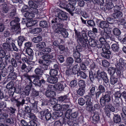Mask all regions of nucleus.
I'll list each match as a JSON object with an SVG mask.
<instances>
[{
    "label": "nucleus",
    "instance_id": "f257e3e1",
    "mask_svg": "<svg viewBox=\"0 0 126 126\" xmlns=\"http://www.w3.org/2000/svg\"><path fill=\"white\" fill-rule=\"evenodd\" d=\"M82 37L79 36L78 40L80 46L84 47H87L88 46L87 42L88 40L86 32L85 31H82Z\"/></svg>",
    "mask_w": 126,
    "mask_h": 126
},
{
    "label": "nucleus",
    "instance_id": "f03ea898",
    "mask_svg": "<svg viewBox=\"0 0 126 126\" xmlns=\"http://www.w3.org/2000/svg\"><path fill=\"white\" fill-rule=\"evenodd\" d=\"M111 93L110 91H106L100 98V102L101 106L103 107L105 105L106 103L110 102L111 100L110 95Z\"/></svg>",
    "mask_w": 126,
    "mask_h": 126
},
{
    "label": "nucleus",
    "instance_id": "7ed1b4c3",
    "mask_svg": "<svg viewBox=\"0 0 126 126\" xmlns=\"http://www.w3.org/2000/svg\"><path fill=\"white\" fill-rule=\"evenodd\" d=\"M20 19L18 17H15V19L12 21L10 23L11 26H14V29L15 33L16 34H19L21 32L19 23Z\"/></svg>",
    "mask_w": 126,
    "mask_h": 126
},
{
    "label": "nucleus",
    "instance_id": "20e7f679",
    "mask_svg": "<svg viewBox=\"0 0 126 126\" xmlns=\"http://www.w3.org/2000/svg\"><path fill=\"white\" fill-rule=\"evenodd\" d=\"M110 46L107 45L104 48H100V49L102 50L101 55L102 57L107 59L110 58L111 54V52L110 50Z\"/></svg>",
    "mask_w": 126,
    "mask_h": 126
},
{
    "label": "nucleus",
    "instance_id": "39448f33",
    "mask_svg": "<svg viewBox=\"0 0 126 126\" xmlns=\"http://www.w3.org/2000/svg\"><path fill=\"white\" fill-rule=\"evenodd\" d=\"M95 78L102 79L104 82L106 83L109 82L107 74L104 71H102L101 70H99L97 71Z\"/></svg>",
    "mask_w": 126,
    "mask_h": 126
},
{
    "label": "nucleus",
    "instance_id": "423d86ee",
    "mask_svg": "<svg viewBox=\"0 0 126 126\" xmlns=\"http://www.w3.org/2000/svg\"><path fill=\"white\" fill-rule=\"evenodd\" d=\"M105 108L104 109V110L106 115L108 117H110V111L115 112V108L112 104H109L105 106Z\"/></svg>",
    "mask_w": 126,
    "mask_h": 126
},
{
    "label": "nucleus",
    "instance_id": "0eeeda50",
    "mask_svg": "<svg viewBox=\"0 0 126 126\" xmlns=\"http://www.w3.org/2000/svg\"><path fill=\"white\" fill-rule=\"evenodd\" d=\"M47 88L46 91L45 92V95L46 96L50 98H53L56 96L55 92L51 90L50 89L51 85L49 84H46L45 85Z\"/></svg>",
    "mask_w": 126,
    "mask_h": 126
},
{
    "label": "nucleus",
    "instance_id": "6e6552de",
    "mask_svg": "<svg viewBox=\"0 0 126 126\" xmlns=\"http://www.w3.org/2000/svg\"><path fill=\"white\" fill-rule=\"evenodd\" d=\"M78 113L77 111H75L73 109H69L66 111L65 115V117H69L70 116L72 118H76L78 116Z\"/></svg>",
    "mask_w": 126,
    "mask_h": 126
},
{
    "label": "nucleus",
    "instance_id": "1a4fd4ad",
    "mask_svg": "<svg viewBox=\"0 0 126 126\" xmlns=\"http://www.w3.org/2000/svg\"><path fill=\"white\" fill-rule=\"evenodd\" d=\"M10 10V8L7 4H2L0 11L1 15L4 17L5 15L9 12Z\"/></svg>",
    "mask_w": 126,
    "mask_h": 126
},
{
    "label": "nucleus",
    "instance_id": "9d476101",
    "mask_svg": "<svg viewBox=\"0 0 126 126\" xmlns=\"http://www.w3.org/2000/svg\"><path fill=\"white\" fill-rule=\"evenodd\" d=\"M57 17L63 20H66L68 18L67 14L63 11H60L57 14Z\"/></svg>",
    "mask_w": 126,
    "mask_h": 126
},
{
    "label": "nucleus",
    "instance_id": "9b49d317",
    "mask_svg": "<svg viewBox=\"0 0 126 126\" xmlns=\"http://www.w3.org/2000/svg\"><path fill=\"white\" fill-rule=\"evenodd\" d=\"M100 34L101 37L99 39L100 43L99 44H97V47L98 48H101L103 44H104L105 42L106 39H108V37L107 36H105L104 34L101 33H100Z\"/></svg>",
    "mask_w": 126,
    "mask_h": 126
},
{
    "label": "nucleus",
    "instance_id": "f8f14e48",
    "mask_svg": "<svg viewBox=\"0 0 126 126\" xmlns=\"http://www.w3.org/2000/svg\"><path fill=\"white\" fill-rule=\"evenodd\" d=\"M55 32L57 33L61 34L65 38L67 37L68 35V33L67 30L64 28L57 29L55 31Z\"/></svg>",
    "mask_w": 126,
    "mask_h": 126
},
{
    "label": "nucleus",
    "instance_id": "ddd939ff",
    "mask_svg": "<svg viewBox=\"0 0 126 126\" xmlns=\"http://www.w3.org/2000/svg\"><path fill=\"white\" fill-rule=\"evenodd\" d=\"M76 5L71 4V3H68L66 4V10L69 12L72 16H73V13L72 12L75 9V6Z\"/></svg>",
    "mask_w": 126,
    "mask_h": 126
},
{
    "label": "nucleus",
    "instance_id": "4468645a",
    "mask_svg": "<svg viewBox=\"0 0 126 126\" xmlns=\"http://www.w3.org/2000/svg\"><path fill=\"white\" fill-rule=\"evenodd\" d=\"M126 64V60L122 58H120L119 60V62L115 64L117 69L120 70H123V66L122 65L124 66Z\"/></svg>",
    "mask_w": 126,
    "mask_h": 126
},
{
    "label": "nucleus",
    "instance_id": "2eb2a0df",
    "mask_svg": "<svg viewBox=\"0 0 126 126\" xmlns=\"http://www.w3.org/2000/svg\"><path fill=\"white\" fill-rule=\"evenodd\" d=\"M66 86V83L65 82H62L60 83L57 84L54 87L56 90L61 91L63 90Z\"/></svg>",
    "mask_w": 126,
    "mask_h": 126
},
{
    "label": "nucleus",
    "instance_id": "dca6fc26",
    "mask_svg": "<svg viewBox=\"0 0 126 126\" xmlns=\"http://www.w3.org/2000/svg\"><path fill=\"white\" fill-rule=\"evenodd\" d=\"M39 63L41 64V65L39 66L43 70H46L48 69V66L49 65V63L45 61H39Z\"/></svg>",
    "mask_w": 126,
    "mask_h": 126
},
{
    "label": "nucleus",
    "instance_id": "f3484780",
    "mask_svg": "<svg viewBox=\"0 0 126 126\" xmlns=\"http://www.w3.org/2000/svg\"><path fill=\"white\" fill-rule=\"evenodd\" d=\"M29 82V84L27 85L25 87L24 91H23L25 94L27 95H28L30 93L31 88L32 86V83Z\"/></svg>",
    "mask_w": 126,
    "mask_h": 126
},
{
    "label": "nucleus",
    "instance_id": "a211bd4d",
    "mask_svg": "<svg viewBox=\"0 0 126 126\" xmlns=\"http://www.w3.org/2000/svg\"><path fill=\"white\" fill-rule=\"evenodd\" d=\"M59 21L57 18H55L54 19H53L51 21L52 24L54 23V25H56L57 27L60 28L59 29H62L63 27V25L60 23H59Z\"/></svg>",
    "mask_w": 126,
    "mask_h": 126
},
{
    "label": "nucleus",
    "instance_id": "6ab92c4d",
    "mask_svg": "<svg viewBox=\"0 0 126 126\" xmlns=\"http://www.w3.org/2000/svg\"><path fill=\"white\" fill-rule=\"evenodd\" d=\"M32 78H34V79L32 81L33 83L36 86H38L40 87V77H37L36 76L33 75Z\"/></svg>",
    "mask_w": 126,
    "mask_h": 126
},
{
    "label": "nucleus",
    "instance_id": "aec40b11",
    "mask_svg": "<svg viewBox=\"0 0 126 126\" xmlns=\"http://www.w3.org/2000/svg\"><path fill=\"white\" fill-rule=\"evenodd\" d=\"M58 100L59 101L66 103L69 102V98L68 97V95H67L61 96L59 97Z\"/></svg>",
    "mask_w": 126,
    "mask_h": 126
},
{
    "label": "nucleus",
    "instance_id": "412c9836",
    "mask_svg": "<svg viewBox=\"0 0 126 126\" xmlns=\"http://www.w3.org/2000/svg\"><path fill=\"white\" fill-rule=\"evenodd\" d=\"M34 72L35 75H34L37 77H41L43 74L44 71L40 67H38L36 68L34 70Z\"/></svg>",
    "mask_w": 126,
    "mask_h": 126
},
{
    "label": "nucleus",
    "instance_id": "4be33fe9",
    "mask_svg": "<svg viewBox=\"0 0 126 126\" xmlns=\"http://www.w3.org/2000/svg\"><path fill=\"white\" fill-rule=\"evenodd\" d=\"M88 43L89 45L93 47H95L96 46H97V44H98L96 40L91 38L88 40Z\"/></svg>",
    "mask_w": 126,
    "mask_h": 126
},
{
    "label": "nucleus",
    "instance_id": "5701e85b",
    "mask_svg": "<svg viewBox=\"0 0 126 126\" xmlns=\"http://www.w3.org/2000/svg\"><path fill=\"white\" fill-rule=\"evenodd\" d=\"M93 103L92 101H91L90 98H88L86 102V105L87 107H86V110L90 112L93 106Z\"/></svg>",
    "mask_w": 126,
    "mask_h": 126
},
{
    "label": "nucleus",
    "instance_id": "b1692460",
    "mask_svg": "<svg viewBox=\"0 0 126 126\" xmlns=\"http://www.w3.org/2000/svg\"><path fill=\"white\" fill-rule=\"evenodd\" d=\"M47 81L51 84H54L57 83L58 81L57 77L55 76H50L48 77Z\"/></svg>",
    "mask_w": 126,
    "mask_h": 126
},
{
    "label": "nucleus",
    "instance_id": "393cba45",
    "mask_svg": "<svg viewBox=\"0 0 126 126\" xmlns=\"http://www.w3.org/2000/svg\"><path fill=\"white\" fill-rule=\"evenodd\" d=\"M92 122L94 124L97 123L99 120L100 117L99 114L97 113H95L92 117Z\"/></svg>",
    "mask_w": 126,
    "mask_h": 126
},
{
    "label": "nucleus",
    "instance_id": "a878e982",
    "mask_svg": "<svg viewBox=\"0 0 126 126\" xmlns=\"http://www.w3.org/2000/svg\"><path fill=\"white\" fill-rule=\"evenodd\" d=\"M122 112H123L121 113L122 119L125 122H126V104L123 105Z\"/></svg>",
    "mask_w": 126,
    "mask_h": 126
},
{
    "label": "nucleus",
    "instance_id": "bb28decb",
    "mask_svg": "<svg viewBox=\"0 0 126 126\" xmlns=\"http://www.w3.org/2000/svg\"><path fill=\"white\" fill-rule=\"evenodd\" d=\"M79 66L78 64L75 65L72 68V71L73 74L74 75L77 74L78 76H79L78 74L79 72Z\"/></svg>",
    "mask_w": 126,
    "mask_h": 126
},
{
    "label": "nucleus",
    "instance_id": "cd10ccee",
    "mask_svg": "<svg viewBox=\"0 0 126 126\" xmlns=\"http://www.w3.org/2000/svg\"><path fill=\"white\" fill-rule=\"evenodd\" d=\"M24 16L27 19H31L34 17V14L31 10L26 12L24 14Z\"/></svg>",
    "mask_w": 126,
    "mask_h": 126
},
{
    "label": "nucleus",
    "instance_id": "c85d7f7f",
    "mask_svg": "<svg viewBox=\"0 0 126 126\" xmlns=\"http://www.w3.org/2000/svg\"><path fill=\"white\" fill-rule=\"evenodd\" d=\"M99 26L102 29H105L109 27V25L106 21H102L99 23Z\"/></svg>",
    "mask_w": 126,
    "mask_h": 126
},
{
    "label": "nucleus",
    "instance_id": "c756f323",
    "mask_svg": "<svg viewBox=\"0 0 126 126\" xmlns=\"http://www.w3.org/2000/svg\"><path fill=\"white\" fill-rule=\"evenodd\" d=\"M114 91L115 92L114 96L116 98H120L121 95L120 89L118 88H115L114 89Z\"/></svg>",
    "mask_w": 126,
    "mask_h": 126
},
{
    "label": "nucleus",
    "instance_id": "7c9ffc66",
    "mask_svg": "<svg viewBox=\"0 0 126 126\" xmlns=\"http://www.w3.org/2000/svg\"><path fill=\"white\" fill-rule=\"evenodd\" d=\"M113 120L114 122L116 123L120 122L121 121V118L120 116L118 114H114Z\"/></svg>",
    "mask_w": 126,
    "mask_h": 126
},
{
    "label": "nucleus",
    "instance_id": "2f4dec72",
    "mask_svg": "<svg viewBox=\"0 0 126 126\" xmlns=\"http://www.w3.org/2000/svg\"><path fill=\"white\" fill-rule=\"evenodd\" d=\"M95 87L93 86L90 90V92L88 94V96L90 97H92L93 96H95Z\"/></svg>",
    "mask_w": 126,
    "mask_h": 126
},
{
    "label": "nucleus",
    "instance_id": "473e14b6",
    "mask_svg": "<svg viewBox=\"0 0 126 126\" xmlns=\"http://www.w3.org/2000/svg\"><path fill=\"white\" fill-rule=\"evenodd\" d=\"M106 29H107L106 30L104 29V31H101V33L104 34L105 36V35L106 36H107L108 37V36H109V35L110 34L111 31L110 29V28H108Z\"/></svg>",
    "mask_w": 126,
    "mask_h": 126
},
{
    "label": "nucleus",
    "instance_id": "72a5a7b5",
    "mask_svg": "<svg viewBox=\"0 0 126 126\" xmlns=\"http://www.w3.org/2000/svg\"><path fill=\"white\" fill-rule=\"evenodd\" d=\"M33 75H29L27 73H25L21 76V78L22 79L25 78L26 79L29 80L30 81V82L32 83V77H33Z\"/></svg>",
    "mask_w": 126,
    "mask_h": 126
},
{
    "label": "nucleus",
    "instance_id": "f704fd0d",
    "mask_svg": "<svg viewBox=\"0 0 126 126\" xmlns=\"http://www.w3.org/2000/svg\"><path fill=\"white\" fill-rule=\"evenodd\" d=\"M74 62V60L73 58L70 57H69L67 58L66 60V63L67 66H72V64Z\"/></svg>",
    "mask_w": 126,
    "mask_h": 126
},
{
    "label": "nucleus",
    "instance_id": "c9c22d12",
    "mask_svg": "<svg viewBox=\"0 0 126 126\" xmlns=\"http://www.w3.org/2000/svg\"><path fill=\"white\" fill-rule=\"evenodd\" d=\"M119 100H120V99L118 98H116L113 102V104L116 110H119V108L120 107V103Z\"/></svg>",
    "mask_w": 126,
    "mask_h": 126
},
{
    "label": "nucleus",
    "instance_id": "e433bc0d",
    "mask_svg": "<svg viewBox=\"0 0 126 126\" xmlns=\"http://www.w3.org/2000/svg\"><path fill=\"white\" fill-rule=\"evenodd\" d=\"M28 3L29 6L32 10V8H37V3L36 2H35L34 0L33 1L32 0L29 1Z\"/></svg>",
    "mask_w": 126,
    "mask_h": 126
},
{
    "label": "nucleus",
    "instance_id": "4c0bfd02",
    "mask_svg": "<svg viewBox=\"0 0 126 126\" xmlns=\"http://www.w3.org/2000/svg\"><path fill=\"white\" fill-rule=\"evenodd\" d=\"M46 46L45 43L44 42H42L37 44L36 45V47L39 50H40L45 47Z\"/></svg>",
    "mask_w": 126,
    "mask_h": 126
},
{
    "label": "nucleus",
    "instance_id": "58836bf2",
    "mask_svg": "<svg viewBox=\"0 0 126 126\" xmlns=\"http://www.w3.org/2000/svg\"><path fill=\"white\" fill-rule=\"evenodd\" d=\"M112 15L114 18H117L121 17L122 16V14L120 11H119L117 12H114V13Z\"/></svg>",
    "mask_w": 126,
    "mask_h": 126
},
{
    "label": "nucleus",
    "instance_id": "ea45409f",
    "mask_svg": "<svg viewBox=\"0 0 126 126\" xmlns=\"http://www.w3.org/2000/svg\"><path fill=\"white\" fill-rule=\"evenodd\" d=\"M3 49L6 51H10L11 50V48L9 44L7 43H4L3 46Z\"/></svg>",
    "mask_w": 126,
    "mask_h": 126
},
{
    "label": "nucleus",
    "instance_id": "a19ab883",
    "mask_svg": "<svg viewBox=\"0 0 126 126\" xmlns=\"http://www.w3.org/2000/svg\"><path fill=\"white\" fill-rule=\"evenodd\" d=\"M32 10V8L29 7L27 5H24L21 10V11L22 13L26 12Z\"/></svg>",
    "mask_w": 126,
    "mask_h": 126
},
{
    "label": "nucleus",
    "instance_id": "79ce46f5",
    "mask_svg": "<svg viewBox=\"0 0 126 126\" xmlns=\"http://www.w3.org/2000/svg\"><path fill=\"white\" fill-rule=\"evenodd\" d=\"M42 40V37L40 36H38L34 37L32 39L33 42L35 43H38L41 41Z\"/></svg>",
    "mask_w": 126,
    "mask_h": 126
},
{
    "label": "nucleus",
    "instance_id": "37998d69",
    "mask_svg": "<svg viewBox=\"0 0 126 126\" xmlns=\"http://www.w3.org/2000/svg\"><path fill=\"white\" fill-rule=\"evenodd\" d=\"M63 113L60 111H55L53 113V117L54 118H57L58 117H61L63 115Z\"/></svg>",
    "mask_w": 126,
    "mask_h": 126
},
{
    "label": "nucleus",
    "instance_id": "c03bdc74",
    "mask_svg": "<svg viewBox=\"0 0 126 126\" xmlns=\"http://www.w3.org/2000/svg\"><path fill=\"white\" fill-rule=\"evenodd\" d=\"M67 117L66 123L69 126L72 125L74 122H76V120L74 119H72L70 116L69 117Z\"/></svg>",
    "mask_w": 126,
    "mask_h": 126
},
{
    "label": "nucleus",
    "instance_id": "a18cd8bd",
    "mask_svg": "<svg viewBox=\"0 0 126 126\" xmlns=\"http://www.w3.org/2000/svg\"><path fill=\"white\" fill-rule=\"evenodd\" d=\"M112 32L113 34L115 36H119L121 33L120 30L117 28L113 29L112 30Z\"/></svg>",
    "mask_w": 126,
    "mask_h": 126
},
{
    "label": "nucleus",
    "instance_id": "49530a36",
    "mask_svg": "<svg viewBox=\"0 0 126 126\" xmlns=\"http://www.w3.org/2000/svg\"><path fill=\"white\" fill-rule=\"evenodd\" d=\"M118 79L113 76H111L110 79V82L111 84L114 85L118 82Z\"/></svg>",
    "mask_w": 126,
    "mask_h": 126
},
{
    "label": "nucleus",
    "instance_id": "de8ad7c7",
    "mask_svg": "<svg viewBox=\"0 0 126 126\" xmlns=\"http://www.w3.org/2000/svg\"><path fill=\"white\" fill-rule=\"evenodd\" d=\"M58 73L57 70L54 69H50V70L49 74L51 76H57Z\"/></svg>",
    "mask_w": 126,
    "mask_h": 126
},
{
    "label": "nucleus",
    "instance_id": "09e8293b",
    "mask_svg": "<svg viewBox=\"0 0 126 126\" xmlns=\"http://www.w3.org/2000/svg\"><path fill=\"white\" fill-rule=\"evenodd\" d=\"M42 58L43 60H41L40 61H45L46 62H47L48 63H49V62H51V61L49 60L50 59L49 54H46L44 55L42 57Z\"/></svg>",
    "mask_w": 126,
    "mask_h": 126
},
{
    "label": "nucleus",
    "instance_id": "8fccbe9b",
    "mask_svg": "<svg viewBox=\"0 0 126 126\" xmlns=\"http://www.w3.org/2000/svg\"><path fill=\"white\" fill-rule=\"evenodd\" d=\"M48 24L47 21L45 20L40 21L39 26L43 28H46L48 26Z\"/></svg>",
    "mask_w": 126,
    "mask_h": 126
},
{
    "label": "nucleus",
    "instance_id": "3c124183",
    "mask_svg": "<svg viewBox=\"0 0 126 126\" xmlns=\"http://www.w3.org/2000/svg\"><path fill=\"white\" fill-rule=\"evenodd\" d=\"M108 73L111 76L113 75L115 73V69L113 67H110L107 70Z\"/></svg>",
    "mask_w": 126,
    "mask_h": 126
},
{
    "label": "nucleus",
    "instance_id": "603ef678",
    "mask_svg": "<svg viewBox=\"0 0 126 126\" xmlns=\"http://www.w3.org/2000/svg\"><path fill=\"white\" fill-rule=\"evenodd\" d=\"M12 8V9H11L12 10L10 13L9 16L10 18H15V17H15L16 14V10L15 8Z\"/></svg>",
    "mask_w": 126,
    "mask_h": 126
},
{
    "label": "nucleus",
    "instance_id": "864d4df0",
    "mask_svg": "<svg viewBox=\"0 0 126 126\" xmlns=\"http://www.w3.org/2000/svg\"><path fill=\"white\" fill-rule=\"evenodd\" d=\"M114 6L112 2H109L105 6L104 10L105 11L107 10H109L112 9Z\"/></svg>",
    "mask_w": 126,
    "mask_h": 126
},
{
    "label": "nucleus",
    "instance_id": "5fc2aeb1",
    "mask_svg": "<svg viewBox=\"0 0 126 126\" xmlns=\"http://www.w3.org/2000/svg\"><path fill=\"white\" fill-rule=\"evenodd\" d=\"M87 23L88 26L91 27H94L95 26V24L94 21L93 20L90 19L87 21Z\"/></svg>",
    "mask_w": 126,
    "mask_h": 126
},
{
    "label": "nucleus",
    "instance_id": "6e6d98bb",
    "mask_svg": "<svg viewBox=\"0 0 126 126\" xmlns=\"http://www.w3.org/2000/svg\"><path fill=\"white\" fill-rule=\"evenodd\" d=\"M84 88H79L77 90V93L80 96H82L84 95L85 93V91Z\"/></svg>",
    "mask_w": 126,
    "mask_h": 126
},
{
    "label": "nucleus",
    "instance_id": "4d7b16f0",
    "mask_svg": "<svg viewBox=\"0 0 126 126\" xmlns=\"http://www.w3.org/2000/svg\"><path fill=\"white\" fill-rule=\"evenodd\" d=\"M16 105L18 107V109H19L21 106H23L24 104L21 99L20 100H16Z\"/></svg>",
    "mask_w": 126,
    "mask_h": 126
},
{
    "label": "nucleus",
    "instance_id": "13d9d810",
    "mask_svg": "<svg viewBox=\"0 0 126 126\" xmlns=\"http://www.w3.org/2000/svg\"><path fill=\"white\" fill-rule=\"evenodd\" d=\"M25 38L23 36H20L18 37L17 41L18 45L19 46H22L23 42L25 40Z\"/></svg>",
    "mask_w": 126,
    "mask_h": 126
},
{
    "label": "nucleus",
    "instance_id": "bf43d9fd",
    "mask_svg": "<svg viewBox=\"0 0 126 126\" xmlns=\"http://www.w3.org/2000/svg\"><path fill=\"white\" fill-rule=\"evenodd\" d=\"M42 31V29L40 28H37L32 29L31 31V33L34 34L39 33Z\"/></svg>",
    "mask_w": 126,
    "mask_h": 126
},
{
    "label": "nucleus",
    "instance_id": "052dcab7",
    "mask_svg": "<svg viewBox=\"0 0 126 126\" xmlns=\"http://www.w3.org/2000/svg\"><path fill=\"white\" fill-rule=\"evenodd\" d=\"M111 48L113 51L118 52V51L119 47L117 44H113L112 45Z\"/></svg>",
    "mask_w": 126,
    "mask_h": 126
},
{
    "label": "nucleus",
    "instance_id": "680f3d73",
    "mask_svg": "<svg viewBox=\"0 0 126 126\" xmlns=\"http://www.w3.org/2000/svg\"><path fill=\"white\" fill-rule=\"evenodd\" d=\"M80 88H84L86 87L85 82L83 80H80L78 82Z\"/></svg>",
    "mask_w": 126,
    "mask_h": 126
},
{
    "label": "nucleus",
    "instance_id": "e2e57ef3",
    "mask_svg": "<svg viewBox=\"0 0 126 126\" xmlns=\"http://www.w3.org/2000/svg\"><path fill=\"white\" fill-rule=\"evenodd\" d=\"M13 88L14 92L16 93H18L20 92L21 89L18 84H17L16 85H15L14 87Z\"/></svg>",
    "mask_w": 126,
    "mask_h": 126
},
{
    "label": "nucleus",
    "instance_id": "0e129e2a",
    "mask_svg": "<svg viewBox=\"0 0 126 126\" xmlns=\"http://www.w3.org/2000/svg\"><path fill=\"white\" fill-rule=\"evenodd\" d=\"M91 71L90 72H92L94 73V76L96 75V73L97 71V68H95V64L93 63L91 65Z\"/></svg>",
    "mask_w": 126,
    "mask_h": 126
},
{
    "label": "nucleus",
    "instance_id": "69168bd1",
    "mask_svg": "<svg viewBox=\"0 0 126 126\" xmlns=\"http://www.w3.org/2000/svg\"><path fill=\"white\" fill-rule=\"evenodd\" d=\"M72 67L67 66V69L66 71V75L69 76L73 74L72 70Z\"/></svg>",
    "mask_w": 126,
    "mask_h": 126
},
{
    "label": "nucleus",
    "instance_id": "338daca9",
    "mask_svg": "<svg viewBox=\"0 0 126 126\" xmlns=\"http://www.w3.org/2000/svg\"><path fill=\"white\" fill-rule=\"evenodd\" d=\"M38 103V102L36 101L34 103H32L31 106H30L31 107L32 110H34L36 111H37V105Z\"/></svg>",
    "mask_w": 126,
    "mask_h": 126
},
{
    "label": "nucleus",
    "instance_id": "774afa93",
    "mask_svg": "<svg viewBox=\"0 0 126 126\" xmlns=\"http://www.w3.org/2000/svg\"><path fill=\"white\" fill-rule=\"evenodd\" d=\"M28 116L30 119L34 120L35 121L37 119V118L35 115L32 112L28 114Z\"/></svg>",
    "mask_w": 126,
    "mask_h": 126
}]
</instances>
